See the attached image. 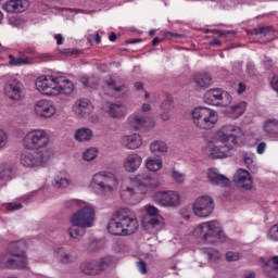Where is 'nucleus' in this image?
<instances>
[{"label": "nucleus", "instance_id": "nucleus-20", "mask_svg": "<svg viewBox=\"0 0 278 278\" xmlns=\"http://www.w3.org/2000/svg\"><path fill=\"white\" fill-rule=\"evenodd\" d=\"M206 178L208 184H211V186H219L220 188H225L229 186V178L220 174L218 168H215V167L210 168L206 173Z\"/></svg>", "mask_w": 278, "mask_h": 278}, {"label": "nucleus", "instance_id": "nucleus-1", "mask_svg": "<svg viewBox=\"0 0 278 278\" xmlns=\"http://www.w3.org/2000/svg\"><path fill=\"white\" fill-rule=\"evenodd\" d=\"M36 90L46 97H58V94H71L75 85L64 75H41L36 79Z\"/></svg>", "mask_w": 278, "mask_h": 278}, {"label": "nucleus", "instance_id": "nucleus-2", "mask_svg": "<svg viewBox=\"0 0 278 278\" xmlns=\"http://www.w3.org/2000/svg\"><path fill=\"white\" fill-rule=\"evenodd\" d=\"M138 217L129 208H119L108 224V231L112 236H132L138 231Z\"/></svg>", "mask_w": 278, "mask_h": 278}, {"label": "nucleus", "instance_id": "nucleus-48", "mask_svg": "<svg viewBox=\"0 0 278 278\" xmlns=\"http://www.w3.org/2000/svg\"><path fill=\"white\" fill-rule=\"evenodd\" d=\"M106 86H108L109 90H113L114 92H121V90H123V88H125V86H123V85L116 86V81H114V79H112V78L106 80Z\"/></svg>", "mask_w": 278, "mask_h": 278}, {"label": "nucleus", "instance_id": "nucleus-40", "mask_svg": "<svg viewBox=\"0 0 278 278\" xmlns=\"http://www.w3.org/2000/svg\"><path fill=\"white\" fill-rule=\"evenodd\" d=\"M14 172V166L10 163L0 164V181H10L12 179V173Z\"/></svg>", "mask_w": 278, "mask_h": 278}, {"label": "nucleus", "instance_id": "nucleus-18", "mask_svg": "<svg viewBox=\"0 0 278 278\" xmlns=\"http://www.w3.org/2000/svg\"><path fill=\"white\" fill-rule=\"evenodd\" d=\"M132 180L134 184H137L139 190L146 191V194L152 188H160V181L151 177L149 174H138L135 178H132Z\"/></svg>", "mask_w": 278, "mask_h": 278}, {"label": "nucleus", "instance_id": "nucleus-38", "mask_svg": "<svg viewBox=\"0 0 278 278\" xmlns=\"http://www.w3.org/2000/svg\"><path fill=\"white\" fill-rule=\"evenodd\" d=\"M98 265V275H101L103 270H110V268H116V262L112 256L103 257L97 263Z\"/></svg>", "mask_w": 278, "mask_h": 278}, {"label": "nucleus", "instance_id": "nucleus-51", "mask_svg": "<svg viewBox=\"0 0 278 278\" xmlns=\"http://www.w3.org/2000/svg\"><path fill=\"white\" fill-rule=\"evenodd\" d=\"M227 262H238L240 260V254L238 252H228L226 254Z\"/></svg>", "mask_w": 278, "mask_h": 278}, {"label": "nucleus", "instance_id": "nucleus-42", "mask_svg": "<svg viewBox=\"0 0 278 278\" xmlns=\"http://www.w3.org/2000/svg\"><path fill=\"white\" fill-rule=\"evenodd\" d=\"M68 233L73 240H79V238H83L86 231L79 225L72 224L68 229Z\"/></svg>", "mask_w": 278, "mask_h": 278}, {"label": "nucleus", "instance_id": "nucleus-33", "mask_svg": "<svg viewBox=\"0 0 278 278\" xmlns=\"http://www.w3.org/2000/svg\"><path fill=\"white\" fill-rule=\"evenodd\" d=\"M80 271L84 275L96 276L99 275V268L97 262L94 261H85L80 264Z\"/></svg>", "mask_w": 278, "mask_h": 278}, {"label": "nucleus", "instance_id": "nucleus-16", "mask_svg": "<svg viewBox=\"0 0 278 278\" xmlns=\"http://www.w3.org/2000/svg\"><path fill=\"white\" fill-rule=\"evenodd\" d=\"M23 83L16 78H11L4 84V94L12 101L23 99Z\"/></svg>", "mask_w": 278, "mask_h": 278}, {"label": "nucleus", "instance_id": "nucleus-3", "mask_svg": "<svg viewBox=\"0 0 278 278\" xmlns=\"http://www.w3.org/2000/svg\"><path fill=\"white\" fill-rule=\"evenodd\" d=\"M118 177L111 172H98L96 173L89 182V188L96 192V194H112L118 190Z\"/></svg>", "mask_w": 278, "mask_h": 278}, {"label": "nucleus", "instance_id": "nucleus-52", "mask_svg": "<svg viewBox=\"0 0 278 278\" xmlns=\"http://www.w3.org/2000/svg\"><path fill=\"white\" fill-rule=\"evenodd\" d=\"M8 144V135L5 131L0 130V150L3 149Z\"/></svg>", "mask_w": 278, "mask_h": 278}, {"label": "nucleus", "instance_id": "nucleus-8", "mask_svg": "<svg viewBox=\"0 0 278 278\" xmlns=\"http://www.w3.org/2000/svg\"><path fill=\"white\" fill-rule=\"evenodd\" d=\"M51 138L49 132L45 129H33L28 131L22 139V147L26 151H39V149H45L49 147Z\"/></svg>", "mask_w": 278, "mask_h": 278}, {"label": "nucleus", "instance_id": "nucleus-23", "mask_svg": "<svg viewBox=\"0 0 278 278\" xmlns=\"http://www.w3.org/2000/svg\"><path fill=\"white\" fill-rule=\"evenodd\" d=\"M121 144L125 149L135 151V149H140L142 147V136L140 134L124 135L121 138Z\"/></svg>", "mask_w": 278, "mask_h": 278}, {"label": "nucleus", "instance_id": "nucleus-46", "mask_svg": "<svg viewBox=\"0 0 278 278\" xmlns=\"http://www.w3.org/2000/svg\"><path fill=\"white\" fill-rule=\"evenodd\" d=\"M172 178L176 184H184L186 181V174L177 169H172Z\"/></svg>", "mask_w": 278, "mask_h": 278}, {"label": "nucleus", "instance_id": "nucleus-41", "mask_svg": "<svg viewBox=\"0 0 278 278\" xmlns=\"http://www.w3.org/2000/svg\"><path fill=\"white\" fill-rule=\"evenodd\" d=\"M243 162L248 169L251 170V173H257V159L255 155L251 152H248L243 155Z\"/></svg>", "mask_w": 278, "mask_h": 278}, {"label": "nucleus", "instance_id": "nucleus-24", "mask_svg": "<svg viewBox=\"0 0 278 278\" xmlns=\"http://www.w3.org/2000/svg\"><path fill=\"white\" fill-rule=\"evenodd\" d=\"M73 110L79 118H86L92 114L94 106L88 100H78L75 102Z\"/></svg>", "mask_w": 278, "mask_h": 278}, {"label": "nucleus", "instance_id": "nucleus-57", "mask_svg": "<svg viewBox=\"0 0 278 278\" xmlns=\"http://www.w3.org/2000/svg\"><path fill=\"white\" fill-rule=\"evenodd\" d=\"M264 151H266V142L263 141L257 144L256 153H258V155H262V153H264Z\"/></svg>", "mask_w": 278, "mask_h": 278}, {"label": "nucleus", "instance_id": "nucleus-60", "mask_svg": "<svg viewBox=\"0 0 278 278\" xmlns=\"http://www.w3.org/2000/svg\"><path fill=\"white\" fill-rule=\"evenodd\" d=\"M244 90H247V85H244L243 83H239L238 90H237L238 94H242Z\"/></svg>", "mask_w": 278, "mask_h": 278}, {"label": "nucleus", "instance_id": "nucleus-31", "mask_svg": "<svg viewBox=\"0 0 278 278\" xmlns=\"http://www.w3.org/2000/svg\"><path fill=\"white\" fill-rule=\"evenodd\" d=\"M264 271L267 277L278 278V256H274L271 261L265 263Z\"/></svg>", "mask_w": 278, "mask_h": 278}, {"label": "nucleus", "instance_id": "nucleus-50", "mask_svg": "<svg viewBox=\"0 0 278 278\" xmlns=\"http://www.w3.org/2000/svg\"><path fill=\"white\" fill-rule=\"evenodd\" d=\"M146 211L149 214L150 218H153L155 216H160L157 214H160V210L153 205H147L146 206Z\"/></svg>", "mask_w": 278, "mask_h": 278}, {"label": "nucleus", "instance_id": "nucleus-7", "mask_svg": "<svg viewBox=\"0 0 278 278\" xmlns=\"http://www.w3.org/2000/svg\"><path fill=\"white\" fill-rule=\"evenodd\" d=\"M244 138V131L240 126L233 124H225L213 135V140L227 144L230 142L233 147Z\"/></svg>", "mask_w": 278, "mask_h": 278}, {"label": "nucleus", "instance_id": "nucleus-21", "mask_svg": "<svg viewBox=\"0 0 278 278\" xmlns=\"http://www.w3.org/2000/svg\"><path fill=\"white\" fill-rule=\"evenodd\" d=\"M142 166V156L136 152L128 154L123 162V168L126 173H136Z\"/></svg>", "mask_w": 278, "mask_h": 278}, {"label": "nucleus", "instance_id": "nucleus-9", "mask_svg": "<svg viewBox=\"0 0 278 278\" xmlns=\"http://www.w3.org/2000/svg\"><path fill=\"white\" fill-rule=\"evenodd\" d=\"M152 201L160 207H179L181 205V195L175 190L156 191L152 195Z\"/></svg>", "mask_w": 278, "mask_h": 278}, {"label": "nucleus", "instance_id": "nucleus-55", "mask_svg": "<svg viewBox=\"0 0 278 278\" xmlns=\"http://www.w3.org/2000/svg\"><path fill=\"white\" fill-rule=\"evenodd\" d=\"M61 53L63 55L71 56V55H76V53H79V51H77L76 49L65 48V49L61 50Z\"/></svg>", "mask_w": 278, "mask_h": 278}, {"label": "nucleus", "instance_id": "nucleus-4", "mask_svg": "<svg viewBox=\"0 0 278 278\" xmlns=\"http://www.w3.org/2000/svg\"><path fill=\"white\" fill-rule=\"evenodd\" d=\"M194 236H201L204 244H216V242H225V231L218 220H208L199 224L194 230Z\"/></svg>", "mask_w": 278, "mask_h": 278}, {"label": "nucleus", "instance_id": "nucleus-14", "mask_svg": "<svg viewBox=\"0 0 278 278\" xmlns=\"http://www.w3.org/2000/svg\"><path fill=\"white\" fill-rule=\"evenodd\" d=\"M20 162L24 168H42L47 164L45 152H24L20 156Z\"/></svg>", "mask_w": 278, "mask_h": 278}, {"label": "nucleus", "instance_id": "nucleus-58", "mask_svg": "<svg viewBox=\"0 0 278 278\" xmlns=\"http://www.w3.org/2000/svg\"><path fill=\"white\" fill-rule=\"evenodd\" d=\"M208 260H220V252L218 251L208 252Z\"/></svg>", "mask_w": 278, "mask_h": 278}, {"label": "nucleus", "instance_id": "nucleus-28", "mask_svg": "<svg viewBox=\"0 0 278 278\" xmlns=\"http://www.w3.org/2000/svg\"><path fill=\"white\" fill-rule=\"evenodd\" d=\"M263 131L267 138H273L274 140H278V119L271 118L266 119L263 123Z\"/></svg>", "mask_w": 278, "mask_h": 278}, {"label": "nucleus", "instance_id": "nucleus-32", "mask_svg": "<svg viewBox=\"0 0 278 278\" xmlns=\"http://www.w3.org/2000/svg\"><path fill=\"white\" fill-rule=\"evenodd\" d=\"M150 151L153 155H166L168 153V144L162 140H155L150 143Z\"/></svg>", "mask_w": 278, "mask_h": 278}, {"label": "nucleus", "instance_id": "nucleus-61", "mask_svg": "<svg viewBox=\"0 0 278 278\" xmlns=\"http://www.w3.org/2000/svg\"><path fill=\"white\" fill-rule=\"evenodd\" d=\"M38 58L41 60V62H49V60H51L49 54H40Z\"/></svg>", "mask_w": 278, "mask_h": 278}, {"label": "nucleus", "instance_id": "nucleus-49", "mask_svg": "<svg viewBox=\"0 0 278 278\" xmlns=\"http://www.w3.org/2000/svg\"><path fill=\"white\" fill-rule=\"evenodd\" d=\"M268 237L274 242H278V223L270 227Z\"/></svg>", "mask_w": 278, "mask_h": 278}, {"label": "nucleus", "instance_id": "nucleus-53", "mask_svg": "<svg viewBox=\"0 0 278 278\" xmlns=\"http://www.w3.org/2000/svg\"><path fill=\"white\" fill-rule=\"evenodd\" d=\"M88 40L91 45L92 42H97V45H99L101 42V37L99 36V33H94L88 36Z\"/></svg>", "mask_w": 278, "mask_h": 278}, {"label": "nucleus", "instance_id": "nucleus-39", "mask_svg": "<svg viewBox=\"0 0 278 278\" xmlns=\"http://www.w3.org/2000/svg\"><path fill=\"white\" fill-rule=\"evenodd\" d=\"M54 256L56 260H59V262H61V264H72V262H75L73 255H71L68 251L64 250V248H59L55 250Z\"/></svg>", "mask_w": 278, "mask_h": 278}, {"label": "nucleus", "instance_id": "nucleus-37", "mask_svg": "<svg viewBox=\"0 0 278 278\" xmlns=\"http://www.w3.org/2000/svg\"><path fill=\"white\" fill-rule=\"evenodd\" d=\"M164 163L161 157L149 156L146 160V168L150 170V173H157V170H162V166Z\"/></svg>", "mask_w": 278, "mask_h": 278}, {"label": "nucleus", "instance_id": "nucleus-12", "mask_svg": "<svg viewBox=\"0 0 278 278\" xmlns=\"http://www.w3.org/2000/svg\"><path fill=\"white\" fill-rule=\"evenodd\" d=\"M70 223L71 225H79L81 229L92 227V223H94V207L86 204L72 215Z\"/></svg>", "mask_w": 278, "mask_h": 278}, {"label": "nucleus", "instance_id": "nucleus-56", "mask_svg": "<svg viewBox=\"0 0 278 278\" xmlns=\"http://www.w3.org/2000/svg\"><path fill=\"white\" fill-rule=\"evenodd\" d=\"M21 207H23V205L21 203H17V202L9 203L7 205V210H9L10 212H14L15 210H21Z\"/></svg>", "mask_w": 278, "mask_h": 278}, {"label": "nucleus", "instance_id": "nucleus-44", "mask_svg": "<svg viewBox=\"0 0 278 278\" xmlns=\"http://www.w3.org/2000/svg\"><path fill=\"white\" fill-rule=\"evenodd\" d=\"M97 155H99V150L97 148H89L84 152L83 159L85 162H92V160L97 159Z\"/></svg>", "mask_w": 278, "mask_h": 278}, {"label": "nucleus", "instance_id": "nucleus-27", "mask_svg": "<svg viewBox=\"0 0 278 278\" xmlns=\"http://www.w3.org/2000/svg\"><path fill=\"white\" fill-rule=\"evenodd\" d=\"M71 184H73V180L71 179V174H68L65 170L56 173L52 181V185L54 186V188H62V189L68 188Z\"/></svg>", "mask_w": 278, "mask_h": 278}, {"label": "nucleus", "instance_id": "nucleus-63", "mask_svg": "<svg viewBox=\"0 0 278 278\" xmlns=\"http://www.w3.org/2000/svg\"><path fill=\"white\" fill-rule=\"evenodd\" d=\"M141 110H142V112H150V110H151V104H149V103H143V104L141 105Z\"/></svg>", "mask_w": 278, "mask_h": 278}, {"label": "nucleus", "instance_id": "nucleus-11", "mask_svg": "<svg viewBox=\"0 0 278 278\" xmlns=\"http://www.w3.org/2000/svg\"><path fill=\"white\" fill-rule=\"evenodd\" d=\"M192 212L198 218H210L214 212V199L210 195L198 197L192 204Z\"/></svg>", "mask_w": 278, "mask_h": 278}, {"label": "nucleus", "instance_id": "nucleus-29", "mask_svg": "<svg viewBox=\"0 0 278 278\" xmlns=\"http://www.w3.org/2000/svg\"><path fill=\"white\" fill-rule=\"evenodd\" d=\"M146 226L150 231H152V233H157V231H162V229H164V218L160 215L150 217L146 222Z\"/></svg>", "mask_w": 278, "mask_h": 278}, {"label": "nucleus", "instance_id": "nucleus-45", "mask_svg": "<svg viewBox=\"0 0 278 278\" xmlns=\"http://www.w3.org/2000/svg\"><path fill=\"white\" fill-rule=\"evenodd\" d=\"M85 205H87L86 202L81 200H68L65 202V207L68 210H81Z\"/></svg>", "mask_w": 278, "mask_h": 278}, {"label": "nucleus", "instance_id": "nucleus-26", "mask_svg": "<svg viewBox=\"0 0 278 278\" xmlns=\"http://www.w3.org/2000/svg\"><path fill=\"white\" fill-rule=\"evenodd\" d=\"M212 86V76L208 73H199L193 76V87L195 90H205Z\"/></svg>", "mask_w": 278, "mask_h": 278}, {"label": "nucleus", "instance_id": "nucleus-25", "mask_svg": "<svg viewBox=\"0 0 278 278\" xmlns=\"http://www.w3.org/2000/svg\"><path fill=\"white\" fill-rule=\"evenodd\" d=\"M127 123L131 129H140L142 127H149L151 119L149 116L135 113L127 118Z\"/></svg>", "mask_w": 278, "mask_h": 278}, {"label": "nucleus", "instance_id": "nucleus-35", "mask_svg": "<svg viewBox=\"0 0 278 278\" xmlns=\"http://www.w3.org/2000/svg\"><path fill=\"white\" fill-rule=\"evenodd\" d=\"M245 111H247V102H239L230 106L227 112L230 118L236 119V118H240V116H242V114H244Z\"/></svg>", "mask_w": 278, "mask_h": 278}, {"label": "nucleus", "instance_id": "nucleus-43", "mask_svg": "<svg viewBox=\"0 0 278 278\" xmlns=\"http://www.w3.org/2000/svg\"><path fill=\"white\" fill-rule=\"evenodd\" d=\"M162 110H165V112H163L161 114V118L162 121H170V110H173V103L168 100L164 101L161 105Z\"/></svg>", "mask_w": 278, "mask_h": 278}, {"label": "nucleus", "instance_id": "nucleus-54", "mask_svg": "<svg viewBox=\"0 0 278 278\" xmlns=\"http://www.w3.org/2000/svg\"><path fill=\"white\" fill-rule=\"evenodd\" d=\"M137 268L141 275H147V263H144V261H139L137 263Z\"/></svg>", "mask_w": 278, "mask_h": 278}, {"label": "nucleus", "instance_id": "nucleus-6", "mask_svg": "<svg viewBox=\"0 0 278 278\" xmlns=\"http://www.w3.org/2000/svg\"><path fill=\"white\" fill-rule=\"evenodd\" d=\"M17 251H12L10 254L1 256L2 268H12L22 270L27 267V256H25V249H27V243L25 241H18L15 244Z\"/></svg>", "mask_w": 278, "mask_h": 278}, {"label": "nucleus", "instance_id": "nucleus-36", "mask_svg": "<svg viewBox=\"0 0 278 278\" xmlns=\"http://www.w3.org/2000/svg\"><path fill=\"white\" fill-rule=\"evenodd\" d=\"M109 114L112 118H123L127 115V106L125 104H111Z\"/></svg>", "mask_w": 278, "mask_h": 278}, {"label": "nucleus", "instance_id": "nucleus-30", "mask_svg": "<svg viewBox=\"0 0 278 278\" xmlns=\"http://www.w3.org/2000/svg\"><path fill=\"white\" fill-rule=\"evenodd\" d=\"M9 64L11 66H23L27 64H34V58L25 55V53H18L17 58H14V55H9Z\"/></svg>", "mask_w": 278, "mask_h": 278}, {"label": "nucleus", "instance_id": "nucleus-5", "mask_svg": "<svg viewBox=\"0 0 278 278\" xmlns=\"http://www.w3.org/2000/svg\"><path fill=\"white\" fill-rule=\"evenodd\" d=\"M193 125L202 131L214 129L218 123V113L214 109L198 106L191 112Z\"/></svg>", "mask_w": 278, "mask_h": 278}, {"label": "nucleus", "instance_id": "nucleus-64", "mask_svg": "<svg viewBox=\"0 0 278 278\" xmlns=\"http://www.w3.org/2000/svg\"><path fill=\"white\" fill-rule=\"evenodd\" d=\"M21 53H24V55H34V49L27 48L24 50V52Z\"/></svg>", "mask_w": 278, "mask_h": 278}, {"label": "nucleus", "instance_id": "nucleus-22", "mask_svg": "<svg viewBox=\"0 0 278 278\" xmlns=\"http://www.w3.org/2000/svg\"><path fill=\"white\" fill-rule=\"evenodd\" d=\"M29 8V1L27 0H9L2 5V9L10 14H21Z\"/></svg>", "mask_w": 278, "mask_h": 278}, {"label": "nucleus", "instance_id": "nucleus-47", "mask_svg": "<svg viewBox=\"0 0 278 278\" xmlns=\"http://www.w3.org/2000/svg\"><path fill=\"white\" fill-rule=\"evenodd\" d=\"M9 25H11V27H25V20L21 18V17H16V16H12L9 18Z\"/></svg>", "mask_w": 278, "mask_h": 278}, {"label": "nucleus", "instance_id": "nucleus-10", "mask_svg": "<svg viewBox=\"0 0 278 278\" xmlns=\"http://www.w3.org/2000/svg\"><path fill=\"white\" fill-rule=\"evenodd\" d=\"M146 197V191L141 190L137 184L134 182V178H130L126 185L122 187L121 199L125 203H130V205H136L140 203Z\"/></svg>", "mask_w": 278, "mask_h": 278}, {"label": "nucleus", "instance_id": "nucleus-19", "mask_svg": "<svg viewBox=\"0 0 278 278\" xmlns=\"http://www.w3.org/2000/svg\"><path fill=\"white\" fill-rule=\"evenodd\" d=\"M233 182L242 190L253 189V178L251 177V173L247 169L239 168L233 175Z\"/></svg>", "mask_w": 278, "mask_h": 278}, {"label": "nucleus", "instance_id": "nucleus-34", "mask_svg": "<svg viewBox=\"0 0 278 278\" xmlns=\"http://www.w3.org/2000/svg\"><path fill=\"white\" fill-rule=\"evenodd\" d=\"M92 129L86 127L78 128L74 134L77 142H89V140H92Z\"/></svg>", "mask_w": 278, "mask_h": 278}, {"label": "nucleus", "instance_id": "nucleus-15", "mask_svg": "<svg viewBox=\"0 0 278 278\" xmlns=\"http://www.w3.org/2000/svg\"><path fill=\"white\" fill-rule=\"evenodd\" d=\"M231 149H233V146L227 143L218 144V141L214 139L213 141H207L205 151L211 160H223L229 157Z\"/></svg>", "mask_w": 278, "mask_h": 278}, {"label": "nucleus", "instance_id": "nucleus-17", "mask_svg": "<svg viewBox=\"0 0 278 278\" xmlns=\"http://www.w3.org/2000/svg\"><path fill=\"white\" fill-rule=\"evenodd\" d=\"M34 114H36L38 118H51V116L55 115V106H53L51 101L39 100L34 106Z\"/></svg>", "mask_w": 278, "mask_h": 278}, {"label": "nucleus", "instance_id": "nucleus-59", "mask_svg": "<svg viewBox=\"0 0 278 278\" xmlns=\"http://www.w3.org/2000/svg\"><path fill=\"white\" fill-rule=\"evenodd\" d=\"M254 34L256 36H260V34H263V36H266V34H268V28H266V27L255 28Z\"/></svg>", "mask_w": 278, "mask_h": 278}, {"label": "nucleus", "instance_id": "nucleus-13", "mask_svg": "<svg viewBox=\"0 0 278 278\" xmlns=\"http://www.w3.org/2000/svg\"><path fill=\"white\" fill-rule=\"evenodd\" d=\"M204 102L208 105H216L219 108H227L231 105V94L223 89H210L204 93Z\"/></svg>", "mask_w": 278, "mask_h": 278}, {"label": "nucleus", "instance_id": "nucleus-62", "mask_svg": "<svg viewBox=\"0 0 278 278\" xmlns=\"http://www.w3.org/2000/svg\"><path fill=\"white\" fill-rule=\"evenodd\" d=\"M54 39L56 40V45H62L64 38L62 37V34H58L54 36Z\"/></svg>", "mask_w": 278, "mask_h": 278}]
</instances>
